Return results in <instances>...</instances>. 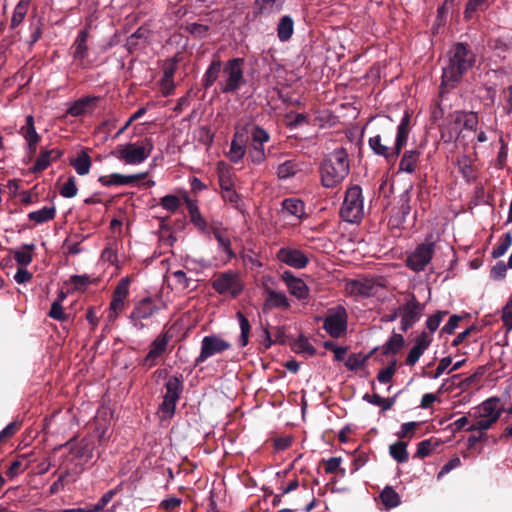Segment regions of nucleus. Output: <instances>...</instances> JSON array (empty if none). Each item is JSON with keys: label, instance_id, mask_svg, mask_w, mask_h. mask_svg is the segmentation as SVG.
Returning <instances> with one entry per match:
<instances>
[{"label": "nucleus", "instance_id": "f257e3e1", "mask_svg": "<svg viewBox=\"0 0 512 512\" xmlns=\"http://www.w3.org/2000/svg\"><path fill=\"white\" fill-rule=\"evenodd\" d=\"M475 63L476 54L469 44L463 42L453 44L446 54L441 85L447 89L456 88Z\"/></svg>", "mask_w": 512, "mask_h": 512}, {"label": "nucleus", "instance_id": "f03ea898", "mask_svg": "<svg viewBox=\"0 0 512 512\" xmlns=\"http://www.w3.org/2000/svg\"><path fill=\"white\" fill-rule=\"evenodd\" d=\"M350 171L347 149L339 148L326 156L319 165L321 185L335 188L341 184Z\"/></svg>", "mask_w": 512, "mask_h": 512}, {"label": "nucleus", "instance_id": "7ed1b4c3", "mask_svg": "<svg viewBox=\"0 0 512 512\" xmlns=\"http://www.w3.org/2000/svg\"><path fill=\"white\" fill-rule=\"evenodd\" d=\"M344 222L359 224L364 218V197L359 185H351L344 192V200L339 212Z\"/></svg>", "mask_w": 512, "mask_h": 512}, {"label": "nucleus", "instance_id": "20e7f679", "mask_svg": "<svg viewBox=\"0 0 512 512\" xmlns=\"http://www.w3.org/2000/svg\"><path fill=\"white\" fill-rule=\"evenodd\" d=\"M244 64L243 58H232L223 63V77L218 81L220 93L234 94L246 83Z\"/></svg>", "mask_w": 512, "mask_h": 512}, {"label": "nucleus", "instance_id": "39448f33", "mask_svg": "<svg viewBox=\"0 0 512 512\" xmlns=\"http://www.w3.org/2000/svg\"><path fill=\"white\" fill-rule=\"evenodd\" d=\"M212 288L221 296L236 299L244 290V282L241 276L233 271L216 273L211 279Z\"/></svg>", "mask_w": 512, "mask_h": 512}, {"label": "nucleus", "instance_id": "423d86ee", "mask_svg": "<svg viewBox=\"0 0 512 512\" xmlns=\"http://www.w3.org/2000/svg\"><path fill=\"white\" fill-rule=\"evenodd\" d=\"M165 389L163 401L158 407L161 420L172 419L175 416L176 403L184 389L182 374L170 376L165 384Z\"/></svg>", "mask_w": 512, "mask_h": 512}, {"label": "nucleus", "instance_id": "0eeeda50", "mask_svg": "<svg viewBox=\"0 0 512 512\" xmlns=\"http://www.w3.org/2000/svg\"><path fill=\"white\" fill-rule=\"evenodd\" d=\"M153 148L154 144L152 139L145 137L141 146H137L133 144V142L129 144H118L116 152H114L113 155L126 164H140L150 156Z\"/></svg>", "mask_w": 512, "mask_h": 512}, {"label": "nucleus", "instance_id": "6e6552de", "mask_svg": "<svg viewBox=\"0 0 512 512\" xmlns=\"http://www.w3.org/2000/svg\"><path fill=\"white\" fill-rule=\"evenodd\" d=\"M434 254L435 242L426 241L425 243L419 244L407 255L405 265L415 273L422 272L431 263Z\"/></svg>", "mask_w": 512, "mask_h": 512}, {"label": "nucleus", "instance_id": "1a4fd4ad", "mask_svg": "<svg viewBox=\"0 0 512 512\" xmlns=\"http://www.w3.org/2000/svg\"><path fill=\"white\" fill-rule=\"evenodd\" d=\"M323 329L333 338H339L347 332V310L338 306L329 310L323 321Z\"/></svg>", "mask_w": 512, "mask_h": 512}, {"label": "nucleus", "instance_id": "9d476101", "mask_svg": "<svg viewBox=\"0 0 512 512\" xmlns=\"http://www.w3.org/2000/svg\"><path fill=\"white\" fill-rule=\"evenodd\" d=\"M231 342L223 339L218 335H208L202 338V346H200V355L195 361V365H200L207 359L218 355V353H224V351L230 349Z\"/></svg>", "mask_w": 512, "mask_h": 512}, {"label": "nucleus", "instance_id": "9b49d317", "mask_svg": "<svg viewBox=\"0 0 512 512\" xmlns=\"http://www.w3.org/2000/svg\"><path fill=\"white\" fill-rule=\"evenodd\" d=\"M425 305L421 304L415 297L410 295L403 305L400 306L401 312V331L406 332L412 328L421 318Z\"/></svg>", "mask_w": 512, "mask_h": 512}, {"label": "nucleus", "instance_id": "f8f14e48", "mask_svg": "<svg viewBox=\"0 0 512 512\" xmlns=\"http://www.w3.org/2000/svg\"><path fill=\"white\" fill-rule=\"evenodd\" d=\"M276 258L288 267L298 270L305 269L310 263L307 253L289 246L280 248L276 253Z\"/></svg>", "mask_w": 512, "mask_h": 512}, {"label": "nucleus", "instance_id": "ddd939ff", "mask_svg": "<svg viewBox=\"0 0 512 512\" xmlns=\"http://www.w3.org/2000/svg\"><path fill=\"white\" fill-rule=\"evenodd\" d=\"M88 38L89 32L87 30H81L70 47V54L74 62L78 67L83 69H87L91 66L89 60V45L87 44Z\"/></svg>", "mask_w": 512, "mask_h": 512}, {"label": "nucleus", "instance_id": "4468645a", "mask_svg": "<svg viewBox=\"0 0 512 512\" xmlns=\"http://www.w3.org/2000/svg\"><path fill=\"white\" fill-rule=\"evenodd\" d=\"M446 121L454 128L476 132L479 125L478 114L475 111L455 110L451 112Z\"/></svg>", "mask_w": 512, "mask_h": 512}, {"label": "nucleus", "instance_id": "2eb2a0df", "mask_svg": "<svg viewBox=\"0 0 512 512\" xmlns=\"http://www.w3.org/2000/svg\"><path fill=\"white\" fill-rule=\"evenodd\" d=\"M157 305L153 302V300L149 297L142 299L139 301L133 308L130 313V320L133 326L142 330L145 328L143 323L144 319L150 318L154 313L158 311Z\"/></svg>", "mask_w": 512, "mask_h": 512}, {"label": "nucleus", "instance_id": "dca6fc26", "mask_svg": "<svg viewBox=\"0 0 512 512\" xmlns=\"http://www.w3.org/2000/svg\"><path fill=\"white\" fill-rule=\"evenodd\" d=\"M172 336L168 332L160 333L150 344L147 355L144 358V365L151 368L156 365V360L163 355L166 351L169 341Z\"/></svg>", "mask_w": 512, "mask_h": 512}, {"label": "nucleus", "instance_id": "f3484780", "mask_svg": "<svg viewBox=\"0 0 512 512\" xmlns=\"http://www.w3.org/2000/svg\"><path fill=\"white\" fill-rule=\"evenodd\" d=\"M281 279L286 283L291 296L298 300L309 298L310 289L303 279L294 276L291 271L283 272Z\"/></svg>", "mask_w": 512, "mask_h": 512}, {"label": "nucleus", "instance_id": "a211bd4d", "mask_svg": "<svg viewBox=\"0 0 512 512\" xmlns=\"http://www.w3.org/2000/svg\"><path fill=\"white\" fill-rule=\"evenodd\" d=\"M432 341L433 338L427 332L423 331L419 334L415 339V344L408 352L405 364L407 366H414L425 353V350L431 345Z\"/></svg>", "mask_w": 512, "mask_h": 512}, {"label": "nucleus", "instance_id": "6ab92c4d", "mask_svg": "<svg viewBox=\"0 0 512 512\" xmlns=\"http://www.w3.org/2000/svg\"><path fill=\"white\" fill-rule=\"evenodd\" d=\"M264 292L266 298L262 307L263 311L276 308L285 310L291 308V303L289 302V298L286 296L285 292H276V290L267 285H264Z\"/></svg>", "mask_w": 512, "mask_h": 512}, {"label": "nucleus", "instance_id": "aec40b11", "mask_svg": "<svg viewBox=\"0 0 512 512\" xmlns=\"http://www.w3.org/2000/svg\"><path fill=\"white\" fill-rule=\"evenodd\" d=\"M504 411L503 406L500 403V399L492 397L482 402L474 413V417H483L486 419H495L497 422L502 412Z\"/></svg>", "mask_w": 512, "mask_h": 512}, {"label": "nucleus", "instance_id": "412c9836", "mask_svg": "<svg viewBox=\"0 0 512 512\" xmlns=\"http://www.w3.org/2000/svg\"><path fill=\"white\" fill-rule=\"evenodd\" d=\"M368 142L372 151L377 156L384 157L389 163L395 162L401 154V152L396 153V142L393 147H388L387 144L382 142V137L378 134L370 137Z\"/></svg>", "mask_w": 512, "mask_h": 512}, {"label": "nucleus", "instance_id": "4be33fe9", "mask_svg": "<svg viewBox=\"0 0 512 512\" xmlns=\"http://www.w3.org/2000/svg\"><path fill=\"white\" fill-rule=\"evenodd\" d=\"M146 174H131L124 176V174H110L109 176H101L98 181L103 186H125L138 183L144 180Z\"/></svg>", "mask_w": 512, "mask_h": 512}, {"label": "nucleus", "instance_id": "5701e85b", "mask_svg": "<svg viewBox=\"0 0 512 512\" xmlns=\"http://www.w3.org/2000/svg\"><path fill=\"white\" fill-rule=\"evenodd\" d=\"M347 288L351 295L371 297L375 293V281L372 279H354L347 283Z\"/></svg>", "mask_w": 512, "mask_h": 512}, {"label": "nucleus", "instance_id": "b1692460", "mask_svg": "<svg viewBox=\"0 0 512 512\" xmlns=\"http://www.w3.org/2000/svg\"><path fill=\"white\" fill-rule=\"evenodd\" d=\"M184 200H185V204H186L191 222L202 233H209V229L212 226H209L208 223L206 222V220L201 216V212H200V209L198 207L196 200H193V199L189 198L188 196H185Z\"/></svg>", "mask_w": 512, "mask_h": 512}, {"label": "nucleus", "instance_id": "393cba45", "mask_svg": "<svg viewBox=\"0 0 512 512\" xmlns=\"http://www.w3.org/2000/svg\"><path fill=\"white\" fill-rule=\"evenodd\" d=\"M209 233H211L218 242L219 249L226 253L227 260H231L236 256L233 248L231 247V238L228 235L227 229L212 226L209 229Z\"/></svg>", "mask_w": 512, "mask_h": 512}, {"label": "nucleus", "instance_id": "a878e982", "mask_svg": "<svg viewBox=\"0 0 512 512\" xmlns=\"http://www.w3.org/2000/svg\"><path fill=\"white\" fill-rule=\"evenodd\" d=\"M282 210L286 212L288 215L295 217L298 220L306 218L305 212V202L297 197H288L283 200L281 203Z\"/></svg>", "mask_w": 512, "mask_h": 512}, {"label": "nucleus", "instance_id": "bb28decb", "mask_svg": "<svg viewBox=\"0 0 512 512\" xmlns=\"http://www.w3.org/2000/svg\"><path fill=\"white\" fill-rule=\"evenodd\" d=\"M222 70L223 62L220 59H214L202 76V88L208 90L215 82L218 83Z\"/></svg>", "mask_w": 512, "mask_h": 512}, {"label": "nucleus", "instance_id": "cd10ccee", "mask_svg": "<svg viewBox=\"0 0 512 512\" xmlns=\"http://www.w3.org/2000/svg\"><path fill=\"white\" fill-rule=\"evenodd\" d=\"M420 158L421 152L417 149L404 151L399 163L398 172H415L420 163Z\"/></svg>", "mask_w": 512, "mask_h": 512}, {"label": "nucleus", "instance_id": "c85d7f7f", "mask_svg": "<svg viewBox=\"0 0 512 512\" xmlns=\"http://www.w3.org/2000/svg\"><path fill=\"white\" fill-rule=\"evenodd\" d=\"M410 121H411V114L408 110L404 112V117L402 118L398 128H397V135H396V153L402 152V150L405 148L408 135L410 132Z\"/></svg>", "mask_w": 512, "mask_h": 512}, {"label": "nucleus", "instance_id": "c756f323", "mask_svg": "<svg viewBox=\"0 0 512 512\" xmlns=\"http://www.w3.org/2000/svg\"><path fill=\"white\" fill-rule=\"evenodd\" d=\"M35 250L34 244H24L21 248L10 249V253L13 254L14 259L19 267L27 268L31 265L33 259V251Z\"/></svg>", "mask_w": 512, "mask_h": 512}, {"label": "nucleus", "instance_id": "7c9ffc66", "mask_svg": "<svg viewBox=\"0 0 512 512\" xmlns=\"http://www.w3.org/2000/svg\"><path fill=\"white\" fill-rule=\"evenodd\" d=\"M490 5L489 0H468L463 11L464 20L470 21L474 18H478V12L487 10Z\"/></svg>", "mask_w": 512, "mask_h": 512}, {"label": "nucleus", "instance_id": "2f4dec72", "mask_svg": "<svg viewBox=\"0 0 512 512\" xmlns=\"http://www.w3.org/2000/svg\"><path fill=\"white\" fill-rule=\"evenodd\" d=\"M277 37L281 42L291 40L294 33V20L291 15L282 16L277 23Z\"/></svg>", "mask_w": 512, "mask_h": 512}, {"label": "nucleus", "instance_id": "473e14b6", "mask_svg": "<svg viewBox=\"0 0 512 512\" xmlns=\"http://www.w3.org/2000/svg\"><path fill=\"white\" fill-rule=\"evenodd\" d=\"M249 139V147L264 148V144L270 140V134L261 126L251 123Z\"/></svg>", "mask_w": 512, "mask_h": 512}, {"label": "nucleus", "instance_id": "72a5a7b5", "mask_svg": "<svg viewBox=\"0 0 512 512\" xmlns=\"http://www.w3.org/2000/svg\"><path fill=\"white\" fill-rule=\"evenodd\" d=\"M96 100V97L91 96L80 98L73 102L67 109V114L72 117H82V115H86L87 109L90 108Z\"/></svg>", "mask_w": 512, "mask_h": 512}, {"label": "nucleus", "instance_id": "f704fd0d", "mask_svg": "<svg viewBox=\"0 0 512 512\" xmlns=\"http://www.w3.org/2000/svg\"><path fill=\"white\" fill-rule=\"evenodd\" d=\"M286 2L287 0H255L254 9L257 14L279 12Z\"/></svg>", "mask_w": 512, "mask_h": 512}, {"label": "nucleus", "instance_id": "c9c22d12", "mask_svg": "<svg viewBox=\"0 0 512 512\" xmlns=\"http://www.w3.org/2000/svg\"><path fill=\"white\" fill-rule=\"evenodd\" d=\"M405 345V338L402 334L393 333L389 340L382 347V355H397L401 348Z\"/></svg>", "mask_w": 512, "mask_h": 512}, {"label": "nucleus", "instance_id": "e433bc0d", "mask_svg": "<svg viewBox=\"0 0 512 512\" xmlns=\"http://www.w3.org/2000/svg\"><path fill=\"white\" fill-rule=\"evenodd\" d=\"M300 170L301 163L296 160H287L278 166L277 176L280 180H287L294 177Z\"/></svg>", "mask_w": 512, "mask_h": 512}, {"label": "nucleus", "instance_id": "4c0bfd02", "mask_svg": "<svg viewBox=\"0 0 512 512\" xmlns=\"http://www.w3.org/2000/svg\"><path fill=\"white\" fill-rule=\"evenodd\" d=\"M381 503L387 508H396L401 503V497L391 486H386L379 494Z\"/></svg>", "mask_w": 512, "mask_h": 512}, {"label": "nucleus", "instance_id": "58836bf2", "mask_svg": "<svg viewBox=\"0 0 512 512\" xmlns=\"http://www.w3.org/2000/svg\"><path fill=\"white\" fill-rule=\"evenodd\" d=\"M30 4L31 0H20V2L16 5L11 18V29H15L21 25L29 11Z\"/></svg>", "mask_w": 512, "mask_h": 512}, {"label": "nucleus", "instance_id": "ea45409f", "mask_svg": "<svg viewBox=\"0 0 512 512\" xmlns=\"http://www.w3.org/2000/svg\"><path fill=\"white\" fill-rule=\"evenodd\" d=\"M57 210L54 206L43 207L42 209L30 212L28 218L36 224H42L53 220L56 217Z\"/></svg>", "mask_w": 512, "mask_h": 512}, {"label": "nucleus", "instance_id": "a19ab883", "mask_svg": "<svg viewBox=\"0 0 512 512\" xmlns=\"http://www.w3.org/2000/svg\"><path fill=\"white\" fill-rule=\"evenodd\" d=\"M78 175H87L91 167V159L86 150H82L75 159L70 160Z\"/></svg>", "mask_w": 512, "mask_h": 512}, {"label": "nucleus", "instance_id": "79ce46f5", "mask_svg": "<svg viewBox=\"0 0 512 512\" xmlns=\"http://www.w3.org/2000/svg\"><path fill=\"white\" fill-rule=\"evenodd\" d=\"M377 348H374L369 352L368 355L363 356L362 354H351L348 356L346 362H344V366L349 371H356L362 367H364L367 361L372 357L374 351Z\"/></svg>", "mask_w": 512, "mask_h": 512}, {"label": "nucleus", "instance_id": "37998d69", "mask_svg": "<svg viewBox=\"0 0 512 512\" xmlns=\"http://www.w3.org/2000/svg\"><path fill=\"white\" fill-rule=\"evenodd\" d=\"M65 446H69L70 453L74 454L77 458L91 457V449L89 448V442L86 439H82L79 442H75L74 439H70Z\"/></svg>", "mask_w": 512, "mask_h": 512}, {"label": "nucleus", "instance_id": "c03bdc74", "mask_svg": "<svg viewBox=\"0 0 512 512\" xmlns=\"http://www.w3.org/2000/svg\"><path fill=\"white\" fill-rule=\"evenodd\" d=\"M440 137L444 142H453L463 137V129L454 128L448 121L439 126Z\"/></svg>", "mask_w": 512, "mask_h": 512}, {"label": "nucleus", "instance_id": "a18cd8bd", "mask_svg": "<svg viewBox=\"0 0 512 512\" xmlns=\"http://www.w3.org/2000/svg\"><path fill=\"white\" fill-rule=\"evenodd\" d=\"M218 180L221 187V190H229L233 188V174L230 171V168L224 164L219 163L217 167Z\"/></svg>", "mask_w": 512, "mask_h": 512}, {"label": "nucleus", "instance_id": "49530a36", "mask_svg": "<svg viewBox=\"0 0 512 512\" xmlns=\"http://www.w3.org/2000/svg\"><path fill=\"white\" fill-rule=\"evenodd\" d=\"M19 133L25 138L27 143L29 142H39L41 137L37 133L34 126V118L31 114H28L26 117V124L21 127Z\"/></svg>", "mask_w": 512, "mask_h": 512}, {"label": "nucleus", "instance_id": "de8ad7c7", "mask_svg": "<svg viewBox=\"0 0 512 512\" xmlns=\"http://www.w3.org/2000/svg\"><path fill=\"white\" fill-rule=\"evenodd\" d=\"M290 346L294 353H306L309 356H314L317 351L309 340L302 335L293 340V342L290 343Z\"/></svg>", "mask_w": 512, "mask_h": 512}, {"label": "nucleus", "instance_id": "09e8293b", "mask_svg": "<svg viewBox=\"0 0 512 512\" xmlns=\"http://www.w3.org/2000/svg\"><path fill=\"white\" fill-rule=\"evenodd\" d=\"M236 317L240 327L239 345L241 347L246 346L249 343V336L251 332V325L248 318L240 311L236 313Z\"/></svg>", "mask_w": 512, "mask_h": 512}, {"label": "nucleus", "instance_id": "8fccbe9b", "mask_svg": "<svg viewBox=\"0 0 512 512\" xmlns=\"http://www.w3.org/2000/svg\"><path fill=\"white\" fill-rule=\"evenodd\" d=\"M407 442L399 440L389 447L390 456L398 463H405L408 460Z\"/></svg>", "mask_w": 512, "mask_h": 512}, {"label": "nucleus", "instance_id": "3c124183", "mask_svg": "<svg viewBox=\"0 0 512 512\" xmlns=\"http://www.w3.org/2000/svg\"><path fill=\"white\" fill-rule=\"evenodd\" d=\"M52 164L50 156H48L47 149L42 148L34 164L30 167L31 173H39L44 171Z\"/></svg>", "mask_w": 512, "mask_h": 512}, {"label": "nucleus", "instance_id": "603ef678", "mask_svg": "<svg viewBox=\"0 0 512 512\" xmlns=\"http://www.w3.org/2000/svg\"><path fill=\"white\" fill-rule=\"evenodd\" d=\"M512 245V236L510 234V232H506L500 243L497 244L493 249H492V257L493 258H499L501 257L502 255H504L507 250L511 247Z\"/></svg>", "mask_w": 512, "mask_h": 512}, {"label": "nucleus", "instance_id": "864d4df0", "mask_svg": "<svg viewBox=\"0 0 512 512\" xmlns=\"http://www.w3.org/2000/svg\"><path fill=\"white\" fill-rule=\"evenodd\" d=\"M78 193L77 180L74 176H70L67 181L60 187L59 194L65 198L75 197Z\"/></svg>", "mask_w": 512, "mask_h": 512}, {"label": "nucleus", "instance_id": "5fc2aeb1", "mask_svg": "<svg viewBox=\"0 0 512 512\" xmlns=\"http://www.w3.org/2000/svg\"><path fill=\"white\" fill-rule=\"evenodd\" d=\"M475 419L476 421L466 428L467 431L486 432L496 423L494 418L475 417Z\"/></svg>", "mask_w": 512, "mask_h": 512}, {"label": "nucleus", "instance_id": "6e6d98bb", "mask_svg": "<svg viewBox=\"0 0 512 512\" xmlns=\"http://www.w3.org/2000/svg\"><path fill=\"white\" fill-rule=\"evenodd\" d=\"M397 370V360L394 359L386 368L381 369L377 374L379 383H390Z\"/></svg>", "mask_w": 512, "mask_h": 512}, {"label": "nucleus", "instance_id": "4d7b16f0", "mask_svg": "<svg viewBox=\"0 0 512 512\" xmlns=\"http://www.w3.org/2000/svg\"><path fill=\"white\" fill-rule=\"evenodd\" d=\"M250 126L251 123L245 124L242 127H236V130L233 134L232 141H236L240 145H244L247 147V143L250 138Z\"/></svg>", "mask_w": 512, "mask_h": 512}, {"label": "nucleus", "instance_id": "13d9d810", "mask_svg": "<svg viewBox=\"0 0 512 512\" xmlns=\"http://www.w3.org/2000/svg\"><path fill=\"white\" fill-rule=\"evenodd\" d=\"M324 464L325 473H339L341 476H345L344 468H340L342 458L340 457H331L329 459H323L321 461Z\"/></svg>", "mask_w": 512, "mask_h": 512}, {"label": "nucleus", "instance_id": "bf43d9fd", "mask_svg": "<svg viewBox=\"0 0 512 512\" xmlns=\"http://www.w3.org/2000/svg\"><path fill=\"white\" fill-rule=\"evenodd\" d=\"M184 30L196 38L203 39L207 36L209 28L205 24L191 22L185 26Z\"/></svg>", "mask_w": 512, "mask_h": 512}, {"label": "nucleus", "instance_id": "052dcab7", "mask_svg": "<svg viewBox=\"0 0 512 512\" xmlns=\"http://www.w3.org/2000/svg\"><path fill=\"white\" fill-rule=\"evenodd\" d=\"M180 203V198L174 194L165 195L160 199V205L172 213L180 207Z\"/></svg>", "mask_w": 512, "mask_h": 512}, {"label": "nucleus", "instance_id": "680f3d73", "mask_svg": "<svg viewBox=\"0 0 512 512\" xmlns=\"http://www.w3.org/2000/svg\"><path fill=\"white\" fill-rule=\"evenodd\" d=\"M129 286H130V278L124 277L121 278L116 287L114 288L113 296L119 299L126 300L129 293Z\"/></svg>", "mask_w": 512, "mask_h": 512}, {"label": "nucleus", "instance_id": "e2e57ef3", "mask_svg": "<svg viewBox=\"0 0 512 512\" xmlns=\"http://www.w3.org/2000/svg\"><path fill=\"white\" fill-rule=\"evenodd\" d=\"M245 154H246L245 146H242V144H236V141L230 142V151H229L228 156H229V159L233 163H237L240 160H242V158L245 156Z\"/></svg>", "mask_w": 512, "mask_h": 512}, {"label": "nucleus", "instance_id": "0e129e2a", "mask_svg": "<svg viewBox=\"0 0 512 512\" xmlns=\"http://www.w3.org/2000/svg\"><path fill=\"white\" fill-rule=\"evenodd\" d=\"M448 314V311H441L438 310L435 312V314H432L428 317L426 320V327L431 332L434 333L442 321L443 317Z\"/></svg>", "mask_w": 512, "mask_h": 512}, {"label": "nucleus", "instance_id": "69168bd1", "mask_svg": "<svg viewBox=\"0 0 512 512\" xmlns=\"http://www.w3.org/2000/svg\"><path fill=\"white\" fill-rule=\"evenodd\" d=\"M148 34H149V31L143 27H141L137 31H135L132 35H130L127 38V45L129 47V49L135 48L138 45L139 40H141V39L146 41Z\"/></svg>", "mask_w": 512, "mask_h": 512}, {"label": "nucleus", "instance_id": "338daca9", "mask_svg": "<svg viewBox=\"0 0 512 512\" xmlns=\"http://www.w3.org/2000/svg\"><path fill=\"white\" fill-rule=\"evenodd\" d=\"M501 319L507 331L512 330V299L502 309Z\"/></svg>", "mask_w": 512, "mask_h": 512}, {"label": "nucleus", "instance_id": "774afa93", "mask_svg": "<svg viewBox=\"0 0 512 512\" xmlns=\"http://www.w3.org/2000/svg\"><path fill=\"white\" fill-rule=\"evenodd\" d=\"M248 158L254 164H261L266 159L264 148L249 147Z\"/></svg>", "mask_w": 512, "mask_h": 512}]
</instances>
